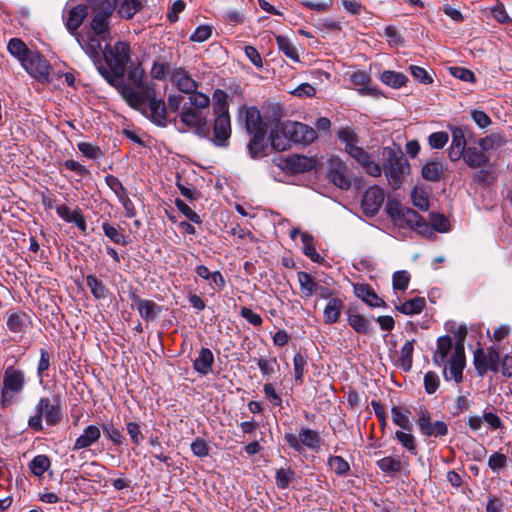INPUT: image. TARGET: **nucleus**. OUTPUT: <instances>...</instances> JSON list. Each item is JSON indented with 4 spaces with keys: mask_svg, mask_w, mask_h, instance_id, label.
I'll return each mask as SVG.
<instances>
[{
    "mask_svg": "<svg viewBox=\"0 0 512 512\" xmlns=\"http://www.w3.org/2000/svg\"><path fill=\"white\" fill-rule=\"evenodd\" d=\"M502 144L503 137L500 134H491L478 140V145L485 154L489 150L499 148Z\"/></svg>",
    "mask_w": 512,
    "mask_h": 512,
    "instance_id": "obj_56",
    "label": "nucleus"
},
{
    "mask_svg": "<svg viewBox=\"0 0 512 512\" xmlns=\"http://www.w3.org/2000/svg\"><path fill=\"white\" fill-rule=\"evenodd\" d=\"M417 425L420 433L425 437H444L449 431L446 422L441 420L432 421V416L426 409L420 410Z\"/></svg>",
    "mask_w": 512,
    "mask_h": 512,
    "instance_id": "obj_12",
    "label": "nucleus"
},
{
    "mask_svg": "<svg viewBox=\"0 0 512 512\" xmlns=\"http://www.w3.org/2000/svg\"><path fill=\"white\" fill-rule=\"evenodd\" d=\"M87 286L95 299H105L109 295V289L104 283L94 275H88L86 277Z\"/></svg>",
    "mask_w": 512,
    "mask_h": 512,
    "instance_id": "obj_44",
    "label": "nucleus"
},
{
    "mask_svg": "<svg viewBox=\"0 0 512 512\" xmlns=\"http://www.w3.org/2000/svg\"><path fill=\"white\" fill-rule=\"evenodd\" d=\"M147 106H149L151 120L159 126H165L167 111L165 102L157 99L155 94L151 100L147 101Z\"/></svg>",
    "mask_w": 512,
    "mask_h": 512,
    "instance_id": "obj_32",
    "label": "nucleus"
},
{
    "mask_svg": "<svg viewBox=\"0 0 512 512\" xmlns=\"http://www.w3.org/2000/svg\"><path fill=\"white\" fill-rule=\"evenodd\" d=\"M169 78L171 83L182 93L189 94L198 90V82L195 81L189 72L182 67L172 69L170 71Z\"/></svg>",
    "mask_w": 512,
    "mask_h": 512,
    "instance_id": "obj_21",
    "label": "nucleus"
},
{
    "mask_svg": "<svg viewBox=\"0 0 512 512\" xmlns=\"http://www.w3.org/2000/svg\"><path fill=\"white\" fill-rule=\"evenodd\" d=\"M33 78L45 82L49 79L50 65L48 61L38 52L32 51L21 64Z\"/></svg>",
    "mask_w": 512,
    "mask_h": 512,
    "instance_id": "obj_13",
    "label": "nucleus"
},
{
    "mask_svg": "<svg viewBox=\"0 0 512 512\" xmlns=\"http://www.w3.org/2000/svg\"><path fill=\"white\" fill-rule=\"evenodd\" d=\"M315 160L303 155H293L285 160L284 168L292 173H303L315 167Z\"/></svg>",
    "mask_w": 512,
    "mask_h": 512,
    "instance_id": "obj_28",
    "label": "nucleus"
},
{
    "mask_svg": "<svg viewBox=\"0 0 512 512\" xmlns=\"http://www.w3.org/2000/svg\"><path fill=\"white\" fill-rule=\"evenodd\" d=\"M301 241L303 244V253L313 262L319 263L322 260V257L316 251L313 237L308 233L303 232L301 234Z\"/></svg>",
    "mask_w": 512,
    "mask_h": 512,
    "instance_id": "obj_50",
    "label": "nucleus"
},
{
    "mask_svg": "<svg viewBox=\"0 0 512 512\" xmlns=\"http://www.w3.org/2000/svg\"><path fill=\"white\" fill-rule=\"evenodd\" d=\"M170 62L166 57L158 56L153 61L150 74L153 79L164 80L170 74Z\"/></svg>",
    "mask_w": 512,
    "mask_h": 512,
    "instance_id": "obj_41",
    "label": "nucleus"
},
{
    "mask_svg": "<svg viewBox=\"0 0 512 512\" xmlns=\"http://www.w3.org/2000/svg\"><path fill=\"white\" fill-rule=\"evenodd\" d=\"M461 159L470 168L485 167L489 164V156L476 146H469Z\"/></svg>",
    "mask_w": 512,
    "mask_h": 512,
    "instance_id": "obj_26",
    "label": "nucleus"
},
{
    "mask_svg": "<svg viewBox=\"0 0 512 512\" xmlns=\"http://www.w3.org/2000/svg\"><path fill=\"white\" fill-rule=\"evenodd\" d=\"M102 430L105 436L114 444L122 445L124 442V436L122 432L115 427L113 424H103Z\"/></svg>",
    "mask_w": 512,
    "mask_h": 512,
    "instance_id": "obj_60",
    "label": "nucleus"
},
{
    "mask_svg": "<svg viewBox=\"0 0 512 512\" xmlns=\"http://www.w3.org/2000/svg\"><path fill=\"white\" fill-rule=\"evenodd\" d=\"M58 216L67 223H73L84 234L87 232L86 218L80 208L71 210L67 205L62 204L56 207Z\"/></svg>",
    "mask_w": 512,
    "mask_h": 512,
    "instance_id": "obj_23",
    "label": "nucleus"
},
{
    "mask_svg": "<svg viewBox=\"0 0 512 512\" xmlns=\"http://www.w3.org/2000/svg\"><path fill=\"white\" fill-rule=\"evenodd\" d=\"M425 307V299L416 297L405 301L401 305L397 306V310L406 315L419 314Z\"/></svg>",
    "mask_w": 512,
    "mask_h": 512,
    "instance_id": "obj_47",
    "label": "nucleus"
},
{
    "mask_svg": "<svg viewBox=\"0 0 512 512\" xmlns=\"http://www.w3.org/2000/svg\"><path fill=\"white\" fill-rule=\"evenodd\" d=\"M281 132L290 136L291 142L295 144L308 145L317 138V133L312 127L300 122L281 123Z\"/></svg>",
    "mask_w": 512,
    "mask_h": 512,
    "instance_id": "obj_11",
    "label": "nucleus"
},
{
    "mask_svg": "<svg viewBox=\"0 0 512 512\" xmlns=\"http://www.w3.org/2000/svg\"><path fill=\"white\" fill-rule=\"evenodd\" d=\"M383 157L385 161L381 171H384L391 188L396 190L400 188L403 177L410 171L409 163L401 152H396L390 147L383 149Z\"/></svg>",
    "mask_w": 512,
    "mask_h": 512,
    "instance_id": "obj_8",
    "label": "nucleus"
},
{
    "mask_svg": "<svg viewBox=\"0 0 512 512\" xmlns=\"http://www.w3.org/2000/svg\"><path fill=\"white\" fill-rule=\"evenodd\" d=\"M354 294L370 307H384L385 302L368 284H354Z\"/></svg>",
    "mask_w": 512,
    "mask_h": 512,
    "instance_id": "obj_27",
    "label": "nucleus"
},
{
    "mask_svg": "<svg viewBox=\"0 0 512 512\" xmlns=\"http://www.w3.org/2000/svg\"><path fill=\"white\" fill-rule=\"evenodd\" d=\"M26 386V377L23 370L8 366L2 376L0 391V405L3 409L19 402V397Z\"/></svg>",
    "mask_w": 512,
    "mask_h": 512,
    "instance_id": "obj_6",
    "label": "nucleus"
},
{
    "mask_svg": "<svg viewBox=\"0 0 512 512\" xmlns=\"http://www.w3.org/2000/svg\"><path fill=\"white\" fill-rule=\"evenodd\" d=\"M377 467L384 473L393 476L408 466L401 457L386 456L376 461Z\"/></svg>",
    "mask_w": 512,
    "mask_h": 512,
    "instance_id": "obj_30",
    "label": "nucleus"
},
{
    "mask_svg": "<svg viewBox=\"0 0 512 512\" xmlns=\"http://www.w3.org/2000/svg\"><path fill=\"white\" fill-rule=\"evenodd\" d=\"M348 324L358 333L365 334L370 329L368 320L360 314H350L348 316Z\"/></svg>",
    "mask_w": 512,
    "mask_h": 512,
    "instance_id": "obj_58",
    "label": "nucleus"
},
{
    "mask_svg": "<svg viewBox=\"0 0 512 512\" xmlns=\"http://www.w3.org/2000/svg\"><path fill=\"white\" fill-rule=\"evenodd\" d=\"M112 11L104 9L103 3L101 4L100 11H98L92 21L91 29L93 34L102 35L109 31V19Z\"/></svg>",
    "mask_w": 512,
    "mask_h": 512,
    "instance_id": "obj_33",
    "label": "nucleus"
},
{
    "mask_svg": "<svg viewBox=\"0 0 512 512\" xmlns=\"http://www.w3.org/2000/svg\"><path fill=\"white\" fill-rule=\"evenodd\" d=\"M102 229L105 236L113 243L121 246H126L128 244L127 236H125L122 229H118L109 222H103Z\"/></svg>",
    "mask_w": 512,
    "mask_h": 512,
    "instance_id": "obj_43",
    "label": "nucleus"
},
{
    "mask_svg": "<svg viewBox=\"0 0 512 512\" xmlns=\"http://www.w3.org/2000/svg\"><path fill=\"white\" fill-rule=\"evenodd\" d=\"M408 227L415 229L420 235L424 237H432L434 236V230L431 224H428L418 213L417 220L412 224H409Z\"/></svg>",
    "mask_w": 512,
    "mask_h": 512,
    "instance_id": "obj_61",
    "label": "nucleus"
},
{
    "mask_svg": "<svg viewBox=\"0 0 512 512\" xmlns=\"http://www.w3.org/2000/svg\"><path fill=\"white\" fill-rule=\"evenodd\" d=\"M132 108L142 110L147 101L155 95L154 83L146 79L145 71L140 64L131 65L125 76L113 78L108 82Z\"/></svg>",
    "mask_w": 512,
    "mask_h": 512,
    "instance_id": "obj_1",
    "label": "nucleus"
},
{
    "mask_svg": "<svg viewBox=\"0 0 512 512\" xmlns=\"http://www.w3.org/2000/svg\"><path fill=\"white\" fill-rule=\"evenodd\" d=\"M350 82L358 87V90L363 94L368 91L367 86L371 82L370 76L365 72L361 70L354 71L349 76Z\"/></svg>",
    "mask_w": 512,
    "mask_h": 512,
    "instance_id": "obj_54",
    "label": "nucleus"
},
{
    "mask_svg": "<svg viewBox=\"0 0 512 512\" xmlns=\"http://www.w3.org/2000/svg\"><path fill=\"white\" fill-rule=\"evenodd\" d=\"M103 7L112 12L117 10L121 18L129 20L142 9L143 4L140 0H105Z\"/></svg>",
    "mask_w": 512,
    "mask_h": 512,
    "instance_id": "obj_17",
    "label": "nucleus"
},
{
    "mask_svg": "<svg viewBox=\"0 0 512 512\" xmlns=\"http://www.w3.org/2000/svg\"><path fill=\"white\" fill-rule=\"evenodd\" d=\"M432 359L436 366L443 367L442 374L446 381L454 380L456 383L462 381L465 366L464 345L462 343L453 345L450 336L439 337Z\"/></svg>",
    "mask_w": 512,
    "mask_h": 512,
    "instance_id": "obj_2",
    "label": "nucleus"
},
{
    "mask_svg": "<svg viewBox=\"0 0 512 512\" xmlns=\"http://www.w3.org/2000/svg\"><path fill=\"white\" fill-rule=\"evenodd\" d=\"M105 183L115 193L118 199L128 194L127 189L123 186L121 181L114 175H107L105 177Z\"/></svg>",
    "mask_w": 512,
    "mask_h": 512,
    "instance_id": "obj_63",
    "label": "nucleus"
},
{
    "mask_svg": "<svg viewBox=\"0 0 512 512\" xmlns=\"http://www.w3.org/2000/svg\"><path fill=\"white\" fill-rule=\"evenodd\" d=\"M137 310L146 321L155 320L162 312V307L152 300L135 297Z\"/></svg>",
    "mask_w": 512,
    "mask_h": 512,
    "instance_id": "obj_31",
    "label": "nucleus"
},
{
    "mask_svg": "<svg viewBox=\"0 0 512 512\" xmlns=\"http://www.w3.org/2000/svg\"><path fill=\"white\" fill-rule=\"evenodd\" d=\"M99 35L88 33L86 36H77V42L84 52L93 60L97 67L101 62V55L104 52Z\"/></svg>",
    "mask_w": 512,
    "mask_h": 512,
    "instance_id": "obj_20",
    "label": "nucleus"
},
{
    "mask_svg": "<svg viewBox=\"0 0 512 512\" xmlns=\"http://www.w3.org/2000/svg\"><path fill=\"white\" fill-rule=\"evenodd\" d=\"M231 136V122L228 111H222L216 114L213 126V138L211 139L216 146L226 147Z\"/></svg>",
    "mask_w": 512,
    "mask_h": 512,
    "instance_id": "obj_15",
    "label": "nucleus"
},
{
    "mask_svg": "<svg viewBox=\"0 0 512 512\" xmlns=\"http://www.w3.org/2000/svg\"><path fill=\"white\" fill-rule=\"evenodd\" d=\"M386 212L395 225L406 228L417 220V212L402 207L398 202H388Z\"/></svg>",
    "mask_w": 512,
    "mask_h": 512,
    "instance_id": "obj_18",
    "label": "nucleus"
},
{
    "mask_svg": "<svg viewBox=\"0 0 512 512\" xmlns=\"http://www.w3.org/2000/svg\"><path fill=\"white\" fill-rule=\"evenodd\" d=\"M179 118L181 124L185 126V128L179 129V131L185 132L186 129H193L194 133L201 138H208L210 136V128L207 125V118L203 112L194 110L185 103L182 106Z\"/></svg>",
    "mask_w": 512,
    "mask_h": 512,
    "instance_id": "obj_9",
    "label": "nucleus"
},
{
    "mask_svg": "<svg viewBox=\"0 0 512 512\" xmlns=\"http://www.w3.org/2000/svg\"><path fill=\"white\" fill-rule=\"evenodd\" d=\"M271 146L277 151H285L290 148L291 139L285 133L281 132V124L277 125L270 135Z\"/></svg>",
    "mask_w": 512,
    "mask_h": 512,
    "instance_id": "obj_39",
    "label": "nucleus"
},
{
    "mask_svg": "<svg viewBox=\"0 0 512 512\" xmlns=\"http://www.w3.org/2000/svg\"><path fill=\"white\" fill-rule=\"evenodd\" d=\"M328 176L332 183L340 189L347 190L351 186L347 165L339 158L330 160Z\"/></svg>",
    "mask_w": 512,
    "mask_h": 512,
    "instance_id": "obj_19",
    "label": "nucleus"
},
{
    "mask_svg": "<svg viewBox=\"0 0 512 512\" xmlns=\"http://www.w3.org/2000/svg\"><path fill=\"white\" fill-rule=\"evenodd\" d=\"M257 365L264 377H270L275 372V367L278 366L277 359L272 358H259L257 359Z\"/></svg>",
    "mask_w": 512,
    "mask_h": 512,
    "instance_id": "obj_62",
    "label": "nucleus"
},
{
    "mask_svg": "<svg viewBox=\"0 0 512 512\" xmlns=\"http://www.w3.org/2000/svg\"><path fill=\"white\" fill-rule=\"evenodd\" d=\"M63 418L62 407L56 401H51L48 397H41L35 405L34 414L28 419V427L35 432H41L44 429L43 420L47 426L58 425Z\"/></svg>",
    "mask_w": 512,
    "mask_h": 512,
    "instance_id": "obj_7",
    "label": "nucleus"
},
{
    "mask_svg": "<svg viewBox=\"0 0 512 512\" xmlns=\"http://www.w3.org/2000/svg\"><path fill=\"white\" fill-rule=\"evenodd\" d=\"M337 136L341 142L345 143V151L362 165L368 175L373 177L381 175V166L371 159L368 152L356 145L358 135L353 128L342 127L337 132Z\"/></svg>",
    "mask_w": 512,
    "mask_h": 512,
    "instance_id": "obj_5",
    "label": "nucleus"
},
{
    "mask_svg": "<svg viewBox=\"0 0 512 512\" xmlns=\"http://www.w3.org/2000/svg\"><path fill=\"white\" fill-rule=\"evenodd\" d=\"M126 430L135 446H139L144 439L141 427L138 423L129 421L126 423Z\"/></svg>",
    "mask_w": 512,
    "mask_h": 512,
    "instance_id": "obj_64",
    "label": "nucleus"
},
{
    "mask_svg": "<svg viewBox=\"0 0 512 512\" xmlns=\"http://www.w3.org/2000/svg\"><path fill=\"white\" fill-rule=\"evenodd\" d=\"M379 78L383 84L394 89H399L408 82V78L405 74L392 70L383 71Z\"/></svg>",
    "mask_w": 512,
    "mask_h": 512,
    "instance_id": "obj_37",
    "label": "nucleus"
},
{
    "mask_svg": "<svg viewBox=\"0 0 512 512\" xmlns=\"http://www.w3.org/2000/svg\"><path fill=\"white\" fill-rule=\"evenodd\" d=\"M297 279L300 285V295L302 298H309L318 291V284L309 273L300 271L297 273Z\"/></svg>",
    "mask_w": 512,
    "mask_h": 512,
    "instance_id": "obj_35",
    "label": "nucleus"
},
{
    "mask_svg": "<svg viewBox=\"0 0 512 512\" xmlns=\"http://www.w3.org/2000/svg\"><path fill=\"white\" fill-rule=\"evenodd\" d=\"M276 42H277L279 50L287 58L293 60L294 62L299 61V55H298L297 48L295 47L294 43L288 37L278 35V36H276Z\"/></svg>",
    "mask_w": 512,
    "mask_h": 512,
    "instance_id": "obj_45",
    "label": "nucleus"
},
{
    "mask_svg": "<svg viewBox=\"0 0 512 512\" xmlns=\"http://www.w3.org/2000/svg\"><path fill=\"white\" fill-rule=\"evenodd\" d=\"M50 459L46 455H37L29 463V469L37 476L41 477L50 467Z\"/></svg>",
    "mask_w": 512,
    "mask_h": 512,
    "instance_id": "obj_49",
    "label": "nucleus"
},
{
    "mask_svg": "<svg viewBox=\"0 0 512 512\" xmlns=\"http://www.w3.org/2000/svg\"><path fill=\"white\" fill-rule=\"evenodd\" d=\"M328 466L339 476H345L350 471L349 463L341 456H330Z\"/></svg>",
    "mask_w": 512,
    "mask_h": 512,
    "instance_id": "obj_55",
    "label": "nucleus"
},
{
    "mask_svg": "<svg viewBox=\"0 0 512 512\" xmlns=\"http://www.w3.org/2000/svg\"><path fill=\"white\" fill-rule=\"evenodd\" d=\"M452 140L448 148V157L452 162H457L463 157L467 150L465 132L460 127L451 128Z\"/></svg>",
    "mask_w": 512,
    "mask_h": 512,
    "instance_id": "obj_22",
    "label": "nucleus"
},
{
    "mask_svg": "<svg viewBox=\"0 0 512 512\" xmlns=\"http://www.w3.org/2000/svg\"><path fill=\"white\" fill-rule=\"evenodd\" d=\"M500 356L498 351L490 347L486 351L479 348L474 353V365L479 375H484L487 371H497Z\"/></svg>",
    "mask_w": 512,
    "mask_h": 512,
    "instance_id": "obj_14",
    "label": "nucleus"
},
{
    "mask_svg": "<svg viewBox=\"0 0 512 512\" xmlns=\"http://www.w3.org/2000/svg\"><path fill=\"white\" fill-rule=\"evenodd\" d=\"M87 14L88 7L85 4L77 5L68 10L67 14L64 16V19L66 27L71 34H76L77 29L83 23Z\"/></svg>",
    "mask_w": 512,
    "mask_h": 512,
    "instance_id": "obj_24",
    "label": "nucleus"
},
{
    "mask_svg": "<svg viewBox=\"0 0 512 512\" xmlns=\"http://www.w3.org/2000/svg\"><path fill=\"white\" fill-rule=\"evenodd\" d=\"M244 121L246 132L250 136L249 154L252 158H261L265 155L267 148V123L263 121L260 111L256 107L245 109Z\"/></svg>",
    "mask_w": 512,
    "mask_h": 512,
    "instance_id": "obj_4",
    "label": "nucleus"
},
{
    "mask_svg": "<svg viewBox=\"0 0 512 512\" xmlns=\"http://www.w3.org/2000/svg\"><path fill=\"white\" fill-rule=\"evenodd\" d=\"M214 355L209 348H201L198 356L193 360V369L201 376L208 375L213 368Z\"/></svg>",
    "mask_w": 512,
    "mask_h": 512,
    "instance_id": "obj_29",
    "label": "nucleus"
},
{
    "mask_svg": "<svg viewBox=\"0 0 512 512\" xmlns=\"http://www.w3.org/2000/svg\"><path fill=\"white\" fill-rule=\"evenodd\" d=\"M430 223L434 231L446 233L450 230V222L446 216L440 213L430 214Z\"/></svg>",
    "mask_w": 512,
    "mask_h": 512,
    "instance_id": "obj_57",
    "label": "nucleus"
},
{
    "mask_svg": "<svg viewBox=\"0 0 512 512\" xmlns=\"http://www.w3.org/2000/svg\"><path fill=\"white\" fill-rule=\"evenodd\" d=\"M189 97V105L194 110L201 111L208 108L210 105V98L206 94L202 92H198L195 90V92H191L187 94Z\"/></svg>",
    "mask_w": 512,
    "mask_h": 512,
    "instance_id": "obj_52",
    "label": "nucleus"
},
{
    "mask_svg": "<svg viewBox=\"0 0 512 512\" xmlns=\"http://www.w3.org/2000/svg\"><path fill=\"white\" fill-rule=\"evenodd\" d=\"M7 49L9 53L15 57L21 64L32 51L28 49L26 44L19 38H12L8 42Z\"/></svg>",
    "mask_w": 512,
    "mask_h": 512,
    "instance_id": "obj_42",
    "label": "nucleus"
},
{
    "mask_svg": "<svg viewBox=\"0 0 512 512\" xmlns=\"http://www.w3.org/2000/svg\"><path fill=\"white\" fill-rule=\"evenodd\" d=\"M27 315L21 312H14L8 315L6 325L11 332L21 333L26 327Z\"/></svg>",
    "mask_w": 512,
    "mask_h": 512,
    "instance_id": "obj_48",
    "label": "nucleus"
},
{
    "mask_svg": "<svg viewBox=\"0 0 512 512\" xmlns=\"http://www.w3.org/2000/svg\"><path fill=\"white\" fill-rule=\"evenodd\" d=\"M395 438L409 453L412 455L417 454L416 438L411 431L397 430Z\"/></svg>",
    "mask_w": 512,
    "mask_h": 512,
    "instance_id": "obj_46",
    "label": "nucleus"
},
{
    "mask_svg": "<svg viewBox=\"0 0 512 512\" xmlns=\"http://www.w3.org/2000/svg\"><path fill=\"white\" fill-rule=\"evenodd\" d=\"M481 169L477 170L473 174V181L482 186H491L496 182L497 172L493 165H486L485 167H480Z\"/></svg>",
    "mask_w": 512,
    "mask_h": 512,
    "instance_id": "obj_36",
    "label": "nucleus"
},
{
    "mask_svg": "<svg viewBox=\"0 0 512 512\" xmlns=\"http://www.w3.org/2000/svg\"><path fill=\"white\" fill-rule=\"evenodd\" d=\"M106 65L100 63L97 66L99 74L110 82L113 78L125 76L129 70L131 63L132 50L130 44L126 41L119 40L113 45H106L103 52Z\"/></svg>",
    "mask_w": 512,
    "mask_h": 512,
    "instance_id": "obj_3",
    "label": "nucleus"
},
{
    "mask_svg": "<svg viewBox=\"0 0 512 512\" xmlns=\"http://www.w3.org/2000/svg\"><path fill=\"white\" fill-rule=\"evenodd\" d=\"M444 172L443 163L431 160L422 167V177L428 181H438Z\"/></svg>",
    "mask_w": 512,
    "mask_h": 512,
    "instance_id": "obj_40",
    "label": "nucleus"
},
{
    "mask_svg": "<svg viewBox=\"0 0 512 512\" xmlns=\"http://www.w3.org/2000/svg\"><path fill=\"white\" fill-rule=\"evenodd\" d=\"M413 205L422 211H426L429 208V199L427 193L421 188H414L412 193Z\"/></svg>",
    "mask_w": 512,
    "mask_h": 512,
    "instance_id": "obj_59",
    "label": "nucleus"
},
{
    "mask_svg": "<svg viewBox=\"0 0 512 512\" xmlns=\"http://www.w3.org/2000/svg\"><path fill=\"white\" fill-rule=\"evenodd\" d=\"M100 437V428L97 425H88L75 440L73 450L87 449L95 444Z\"/></svg>",
    "mask_w": 512,
    "mask_h": 512,
    "instance_id": "obj_25",
    "label": "nucleus"
},
{
    "mask_svg": "<svg viewBox=\"0 0 512 512\" xmlns=\"http://www.w3.org/2000/svg\"><path fill=\"white\" fill-rule=\"evenodd\" d=\"M343 307L344 302L342 299H340L339 297L330 298L323 311L324 322L326 324L336 323L339 320L340 313Z\"/></svg>",
    "mask_w": 512,
    "mask_h": 512,
    "instance_id": "obj_34",
    "label": "nucleus"
},
{
    "mask_svg": "<svg viewBox=\"0 0 512 512\" xmlns=\"http://www.w3.org/2000/svg\"><path fill=\"white\" fill-rule=\"evenodd\" d=\"M284 439L289 447L298 453L302 452L304 447L317 451L321 443L319 432L307 427H302L297 435L286 433Z\"/></svg>",
    "mask_w": 512,
    "mask_h": 512,
    "instance_id": "obj_10",
    "label": "nucleus"
},
{
    "mask_svg": "<svg viewBox=\"0 0 512 512\" xmlns=\"http://www.w3.org/2000/svg\"><path fill=\"white\" fill-rule=\"evenodd\" d=\"M413 351H414V340L406 341L401 348L399 363H400V366L405 371H409L412 367Z\"/></svg>",
    "mask_w": 512,
    "mask_h": 512,
    "instance_id": "obj_51",
    "label": "nucleus"
},
{
    "mask_svg": "<svg viewBox=\"0 0 512 512\" xmlns=\"http://www.w3.org/2000/svg\"><path fill=\"white\" fill-rule=\"evenodd\" d=\"M410 411L393 406L391 409L392 421L395 425L405 431H412V422L410 420Z\"/></svg>",
    "mask_w": 512,
    "mask_h": 512,
    "instance_id": "obj_38",
    "label": "nucleus"
},
{
    "mask_svg": "<svg viewBox=\"0 0 512 512\" xmlns=\"http://www.w3.org/2000/svg\"><path fill=\"white\" fill-rule=\"evenodd\" d=\"M384 198L385 195L382 188L378 186L369 187L363 194L361 201L363 213L370 217L376 215L384 202Z\"/></svg>",
    "mask_w": 512,
    "mask_h": 512,
    "instance_id": "obj_16",
    "label": "nucleus"
},
{
    "mask_svg": "<svg viewBox=\"0 0 512 512\" xmlns=\"http://www.w3.org/2000/svg\"><path fill=\"white\" fill-rule=\"evenodd\" d=\"M307 365L306 357L298 352L293 357V368H294V380L297 385L303 383V377L305 374V367Z\"/></svg>",
    "mask_w": 512,
    "mask_h": 512,
    "instance_id": "obj_53",
    "label": "nucleus"
}]
</instances>
